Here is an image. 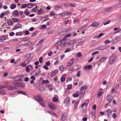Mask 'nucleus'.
Instances as JSON below:
<instances>
[{
  "label": "nucleus",
  "mask_w": 121,
  "mask_h": 121,
  "mask_svg": "<svg viewBox=\"0 0 121 121\" xmlns=\"http://www.w3.org/2000/svg\"><path fill=\"white\" fill-rule=\"evenodd\" d=\"M71 36V35L70 34H67L65 36V37H70V36Z\"/></svg>",
  "instance_id": "61"
},
{
  "label": "nucleus",
  "mask_w": 121,
  "mask_h": 121,
  "mask_svg": "<svg viewBox=\"0 0 121 121\" xmlns=\"http://www.w3.org/2000/svg\"><path fill=\"white\" fill-rule=\"evenodd\" d=\"M99 22H96L92 23L91 24V26L94 27H97L99 26Z\"/></svg>",
  "instance_id": "14"
},
{
  "label": "nucleus",
  "mask_w": 121,
  "mask_h": 121,
  "mask_svg": "<svg viewBox=\"0 0 121 121\" xmlns=\"http://www.w3.org/2000/svg\"><path fill=\"white\" fill-rule=\"evenodd\" d=\"M64 42V41L63 40H60L57 42L55 44V46L56 47L60 46V45H61Z\"/></svg>",
  "instance_id": "8"
},
{
  "label": "nucleus",
  "mask_w": 121,
  "mask_h": 121,
  "mask_svg": "<svg viewBox=\"0 0 121 121\" xmlns=\"http://www.w3.org/2000/svg\"><path fill=\"white\" fill-rule=\"evenodd\" d=\"M12 21L10 19L8 20V25H12Z\"/></svg>",
  "instance_id": "33"
},
{
  "label": "nucleus",
  "mask_w": 121,
  "mask_h": 121,
  "mask_svg": "<svg viewBox=\"0 0 121 121\" xmlns=\"http://www.w3.org/2000/svg\"><path fill=\"white\" fill-rule=\"evenodd\" d=\"M14 33L12 32H11L9 33V35L10 36H13L14 35Z\"/></svg>",
  "instance_id": "60"
},
{
  "label": "nucleus",
  "mask_w": 121,
  "mask_h": 121,
  "mask_svg": "<svg viewBox=\"0 0 121 121\" xmlns=\"http://www.w3.org/2000/svg\"><path fill=\"white\" fill-rule=\"evenodd\" d=\"M72 87V84H69L67 85V89L68 90L71 89Z\"/></svg>",
  "instance_id": "31"
},
{
  "label": "nucleus",
  "mask_w": 121,
  "mask_h": 121,
  "mask_svg": "<svg viewBox=\"0 0 121 121\" xmlns=\"http://www.w3.org/2000/svg\"><path fill=\"white\" fill-rule=\"evenodd\" d=\"M13 21L14 22H16L18 21V19L16 18H14L13 19Z\"/></svg>",
  "instance_id": "62"
},
{
  "label": "nucleus",
  "mask_w": 121,
  "mask_h": 121,
  "mask_svg": "<svg viewBox=\"0 0 121 121\" xmlns=\"http://www.w3.org/2000/svg\"><path fill=\"white\" fill-rule=\"evenodd\" d=\"M87 88V87L86 86H83L81 87V90H84L86 89Z\"/></svg>",
  "instance_id": "37"
},
{
  "label": "nucleus",
  "mask_w": 121,
  "mask_h": 121,
  "mask_svg": "<svg viewBox=\"0 0 121 121\" xmlns=\"http://www.w3.org/2000/svg\"><path fill=\"white\" fill-rule=\"evenodd\" d=\"M102 94V92L101 91H100L98 92V97H100L101 96Z\"/></svg>",
  "instance_id": "40"
},
{
  "label": "nucleus",
  "mask_w": 121,
  "mask_h": 121,
  "mask_svg": "<svg viewBox=\"0 0 121 121\" xmlns=\"http://www.w3.org/2000/svg\"><path fill=\"white\" fill-rule=\"evenodd\" d=\"M30 61L31 60L29 58H28L26 60V62H27V63H29Z\"/></svg>",
  "instance_id": "58"
},
{
  "label": "nucleus",
  "mask_w": 121,
  "mask_h": 121,
  "mask_svg": "<svg viewBox=\"0 0 121 121\" xmlns=\"http://www.w3.org/2000/svg\"><path fill=\"white\" fill-rule=\"evenodd\" d=\"M70 99L69 97H67L65 99L64 103L66 106H67L70 104Z\"/></svg>",
  "instance_id": "5"
},
{
  "label": "nucleus",
  "mask_w": 121,
  "mask_h": 121,
  "mask_svg": "<svg viewBox=\"0 0 121 121\" xmlns=\"http://www.w3.org/2000/svg\"><path fill=\"white\" fill-rule=\"evenodd\" d=\"M85 91L84 90H82L80 89V94L81 95H83L85 93Z\"/></svg>",
  "instance_id": "25"
},
{
  "label": "nucleus",
  "mask_w": 121,
  "mask_h": 121,
  "mask_svg": "<svg viewBox=\"0 0 121 121\" xmlns=\"http://www.w3.org/2000/svg\"><path fill=\"white\" fill-rule=\"evenodd\" d=\"M87 26H84L81 27H80L79 28V30H81L83 29L84 28H85Z\"/></svg>",
  "instance_id": "35"
},
{
  "label": "nucleus",
  "mask_w": 121,
  "mask_h": 121,
  "mask_svg": "<svg viewBox=\"0 0 121 121\" xmlns=\"http://www.w3.org/2000/svg\"><path fill=\"white\" fill-rule=\"evenodd\" d=\"M111 43V41H110L108 40H107L104 41V43L105 44H107L110 43Z\"/></svg>",
  "instance_id": "42"
},
{
  "label": "nucleus",
  "mask_w": 121,
  "mask_h": 121,
  "mask_svg": "<svg viewBox=\"0 0 121 121\" xmlns=\"http://www.w3.org/2000/svg\"><path fill=\"white\" fill-rule=\"evenodd\" d=\"M49 107L51 109L54 110L56 108V107L54 104L52 103H49L48 104Z\"/></svg>",
  "instance_id": "11"
},
{
  "label": "nucleus",
  "mask_w": 121,
  "mask_h": 121,
  "mask_svg": "<svg viewBox=\"0 0 121 121\" xmlns=\"http://www.w3.org/2000/svg\"><path fill=\"white\" fill-rule=\"evenodd\" d=\"M112 8V7H110L108 8H107L106 9V11H108L111 9Z\"/></svg>",
  "instance_id": "57"
},
{
  "label": "nucleus",
  "mask_w": 121,
  "mask_h": 121,
  "mask_svg": "<svg viewBox=\"0 0 121 121\" xmlns=\"http://www.w3.org/2000/svg\"><path fill=\"white\" fill-rule=\"evenodd\" d=\"M35 99L38 101V103L42 106L45 107V101L43 100L41 95H39L37 96H36Z\"/></svg>",
  "instance_id": "1"
},
{
  "label": "nucleus",
  "mask_w": 121,
  "mask_h": 121,
  "mask_svg": "<svg viewBox=\"0 0 121 121\" xmlns=\"http://www.w3.org/2000/svg\"><path fill=\"white\" fill-rule=\"evenodd\" d=\"M117 116V115L115 113H113V115H112V117L114 119H115Z\"/></svg>",
  "instance_id": "49"
},
{
  "label": "nucleus",
  "mask_w": 121,
  "mask_h": 121,
  "mask_svg": "<svg viewBox=\"0 0 121 121\" xmlns=\"http://www.w3.org/2000/svg\"><path fill=\"white\" fill-rule=\"evenodd\" d=\"M79 94L77 93H76L75 94H74L73 95V96L74 97H77L79 96Z\"/></svg>",
  "instance_id": "50"
},
{
  "label": "nucleus",
  "mask_w": 121,
  "mask_h": 121,
  "mask_svg": "<svg viewBox=\"0 0 121 121\" xmlns=\"http://www.w3.org/2000/svg\"><path fill=\"white\" fill-rule=\"evenodd\" d=\"M37 33V31L35 32L32 34V36L33 37L35 36L36 35Z\"/></svg>",
  "instance_id": "55"
},
{
  "label": "nucleus",
  "mask_w": 121,
  "mask_h": 121,
  "mask_svg": "<svg viewBox=\"0 0 121 121\" xmlns=\"http://www.w3.org/2000/svg\"><path fill=\"white\" fill-rule=\"evenodd\" d=\"M19 13L18 11L17 10H15L13 12L12 14L13 15L17 16L18 15Z\"/></svg>",
  "instance_id": "19"
},
{
  "label": "nucleus",
  "mask_w": 121,
  "mask_h": 121,
  "mask_svg": "<svg viewBox=\"0 0 121 121\" xmlns=\"http://www.w3.org/2000/svg\"><path fill=\"white\" fill-rule=\"evenodd\" d=\"M45 64L49 66L50 64V63L49 61H48L46 62Z\"/></svg>",
  "instance_id": "59"
},
{
  "label": "nucleus",
  "mask_w": 121,
  "mask_h": 121,
  "mask_svg": "<svg viewBox=\"0 0 121 121\" xmlns=\"http://www.w3.org/2000/svg\"><path fill=\"white\" fill-rule=\"evenodd\" d=\"M26 70L27 72H29L30 70L29 67L28 66H27L26 68Z\"/></svg>",
  "instance_id": "45"
},
{
  "label": "nucleus",
  "mask_w": 121,
  "mask_h": 121,
  "mask_svg": "<svg viewBox=\"0 0 121 121\" xmlns=\"http://www.w3.org/2000/svg\"><path fill=\"white\" fill-rule=\"evenodd\" d=\"M99 52V51H96L95 52L92 53V56L98 54Z\"/></svg>",
  "instance_id": "38"
},
{
  "label": "nucleus",
  "mask_w": 121,
  "mask_h": 121,
  "mask_svg": "<svg viewBox=\"0 0 121 121\" xmlns=\"http://www.w3.org/2000/svg\"><path fill=\"white\" fill-rule=\"evenodd\" d=\"M49 82L48 80H46L45 81L43 80L42 82L43 83H49Z\"/></svg>",
  "instance_id": "43"
},
{
  "label": "nucleus",
  "mask_w": 121,
  "mask_h": 121,
  "mask_svg": "<svg viewBox=\"0 0 121 121\" xmlns=\"http://www.w3.org/2000/svg\"><path fill=\"white\" fill-rule=\"evenodd\" d=\"M16 88L15 87H13V86H9V88H8V89L10 90H12L15 89Z\"/></svg>",
  "instance_id": "28"
},
{
  "label": "nucleus",
  "mask_w": 121,
  "mask_h": 121,
  "mask_svg": "<svg viewBox=\"0 0 121 121\" xmlns=\"http://www.w3.org/2000/svg\"><path fill=\"white\" fill-rule=\"evenodd\" d=\"M92 68V66L91 65L85 66L84 69H89Z\"/></svg>",
  "instance_id": "21"
},
{
  "label": "nucleus",
  "mask_w": 121,
  "mask_h": 121,
  "mask_svg": "<svg viewBox=\"0 0 121 121\" xmlns=\"http://www.w3.org/2000/svg\"><path fill=\"white\" fill-rule=\"evenodd\" d=\"M39 90L41 91H43L44 90V88L42 86H41L39 88Z\"/></svg>",
  "instance_id": "39"
},
{
  "label": "nucleus",
  "mask_w": 121,
  "mask_h": 121,
  "mask_svg": "<svg viewBox=\"0 0 121 121\" xmlns=\"http://www.w3.org/2000/svg\"><path fill=\"white\" fill-rule=\"evenodd\" d=\"M119 87H120V85L118 84H117L115 86V88H117V89L119 88Z\"/></svg>",
  "instance_id": "63"
},
{
  "label": "nucleus",
  "mask_w": 121,
  "mask_h": 121,
  "mask_svg": "<svg viewBox=\"0 0 121 121\" xmlns=\"http://www.w3.org/2000/svg\"><path fill=\"white\" fill-rule=\"evenodd\" d=\"M15 34L16 36L22 35V32H17Z\"/></svg>",
  "instance_id": "32"
},
{
  "label": "nucleus",
  "mask_w": 121,
  "mask_h": 121,
  "mask_svg": "<svg viewBox=\"0 0 121 121\" xmlns=\"http://www.w3.org/2000/svg\"><path fill=\"white\" fill-rule=\"evenodd\" d=\"M74 59L73 58H72L70 60V62H69L68 63V64L67 65V66H71L73 64Z\"/></svg>",
  "instance_id": "16"
},
{
  "label": "nucleus",
  "mask_w": 121,
  "mask_h": 121,
  "mask_svg": "<svg viewBox=\"0 0 121 121\" xmlns=\"http://www.w3.org/2000/svg\"><path fill=\"white\" fill-rule=\"evenodd\" d=\"M58 100V99L54 97L53 99L52 100L54 102H56Z\"/></svg>",
  "instance_id": "46"
},
{
  "label": "nucleus",
  "mask_w": 121,
  "mask_h": 121,
  "mask_svg": "<svg viewBox=\"0 0 121 121\" xmlns=\"http://www.w3.org/2000/svg\"><path fill=\"white\" fill-rule=\"evenodd\" d=\"M80 72H81L80 70H79L78 72V73H77V77H79L80 76Z\"/></svg>",
  "instance_id": "41"
},
{
  "label": "nucleus",
  "mask_w": 121,
  "mask_h": 121,
  "mask_svg": "<svg viewBox=\"0 0 121 121\" xmlns=\"http://www.w3.org/2000/svg\"><path fill=\"white\" fill-rule=\"evenodd\" d=\"M32 3H30L27 4V7L29 8H31L33 7Z\"/></svg>",
  "instance_id": "24"
},
{
  "label": "nucleus",
  "mask_w": 121,
  "mask_h": 121,
  "mask_svg": "<svg viewBox=\"0 0 121 121\" xmlns=\"http://www.w3.org/2000/svg\"><path fill=\"white\" fill-rule=\"evenodd\" d=\"M89 100L88 99H87L85 101V102H87V103H83L81 105V107H82V109L83 111H85L86 110V108L87 106V104L89 102Z\"/></svg>",
  "instance_id": "3"
},
{
  "label": "nucleus",
  "mask_w": 121,
  "mask_h": 121,
  "mask_svg": "<svg viewBox=\"0 0 121 121\" xmlns=\"http://www.w3.org/2000/svg\"><path fill=\"white\" fill-rule=\"evenodd\" d=\"M84 43L83 41H80L79 42L78 44V46H80L82 44Z\"/></svg>",
  "instance_id": "51"
},
{
  "label": "nucleus",
  "mask_w": 121,
  "mask_h": 121,
  "mask_svg": "<svg viewBox=\"0 0 121 121\" xmlns=\"http://www.w3.org/2000/svg\"><path fill=\"white\" fill-rule=\"evenodd\" d=\"M22 75H17L13 78L14 80L15 81H21L22 80V79L23 77Z\"/></svg>",
  "instance_id": "4"
},
{
  "label": "nucleus",
  "mask_w": 121,
  "mask_h": 121,
  "mask_svg": "<svg viewBox=\"0 0 121 121\" xmlns=\"http://www.w3.org/2000/svg\"><path fill=\"white\" fill-rule=\"evenodd\" d=\"M81 53L80 52L78 53L77 55V56L78 57H80L81 56Z\"/></svg>",
  "instance_id": "54"
},
{
  "label": "nucleus",
  "mask_w": 121,
  "mask_h": 121,
  "mask_svg": "<svg viewBox=\"0 0 121 121\" xmlns=\"http://www.w3.org/2000/svg\"><path fill=\"white\" fill-rule=\"evenodd\" d=\"M14 85L16 87H22V84L21 82H16L14 83Z\"/></svg>",
  "instance_id": "12"
},
{
  "label": "nucleus",
  "mask_w": 121,
  "mask_h": 121,
  "mask_svg": "<svg viewBox=\"0 0 121 121\" xmlns=\"http://www.w3.org/2000/svg\"><path fill=\"white\" fill-rule=\"evenodd\" d=\"M70 50V48H68L67 49H66L65 51V52H69Z\"/></svg>",
  "instance_id": "48"
},
{
  "label": "nucleus",
  "mask_w": 121,
  "mask_h": 121,
  "mask_svg": "<svg viewBox=\"0 0 121 121\" xmlns=\"http://www.w3.org/2000/svg\"><path fill=\"white\" fill-rule=\"evenodd\" d=\"M64 31H62L58 33V35L59 36H61L64 35Z\"/></svg>",
  "instance_id": "34"
},
{
  "label": "nucleus",
  "mask_w": 121,
  "mask_h": 121,
  "mask_svg": "<svg viewBox=\"0 0 121 121\" xmlns=\"http://www.w3.org/2000/svg\"><path fill=\"white\" fill-rule=\"evenodd\" d=\"M16 6L15 5L11 4L10 7L11 9H14L16 8Z\"/></svg>",
  "instance_id": "22"
},
{
  "label": "nucleus",
  "mask_w": 121,
  "mask_h": 121,
  "mask_svg": "<svg viewBox=\"0 0 121 121\" xmlns=\"http://www.w3.org/2000/svg\"><path fill=\"white\" fill-rule=\"evenodd\" d=\"M6 94V92L3 90L0 89V94L2 95H5Z\"/></svg>",
  "instance_id": "23"
},
{
  "label": "nucleus",
  "mask_w": 121,
  "mask_h": 121,
  "mask_svg": "<svg viewBox=\"0 0 121 121\" xmlns=\"http://www.w3.org/2000/svg\"><path fill=\"white\" fill-rule=\"evenodd\" d=\"M107 100L108 101H111L113 99V96L112 95H109L108 97L107 98Z\"/></svg>",
  "instance_id": "17"
},
{
  "label": "nucleus",
  "mask_w": 121,
  "mask_h": 121,
  "mask_svg": "<svg viewBox=\"0 0 121 121\" xmlns=\"http://www.w3.org/2000/svg\"><path fill=\"white\" fill-rule=\"evenodd\" d=\"M65 67L63 65H61L59 67V69L61 71H63L65 68Z\"/></svg>",
  "instance_id": "29"
},
{
  "label": "nucleus",
  "mask_w": 121,
  "mask_h": 121,
  "mask_svg": "<svg viewBox=\"0 0 121 121\" xmlns=\"http://www.w3.org/2000/svg\"><path fill=\"white\" fill-rule=\"evenodd\" d=\"M7 12H4L1 13L0 15V18H2L6 14Z\"/></svg>",
  "instance_id": "20"
},
{
  "label": "nucleus",
  "mask_w": 121,
  "mask_h": 121,
  "mask_svg": "<svg viewBox=\"0 0 121 121\" xmlns=\"http://www.w3.org/2000/svg\"><path fill=\"white\" fill-rule=\"evenodd\" d=\"M107 59V58L106 57H104L101 58L99 60V61L100 62H102L105 60Z\"/></svg>",
  "instance_id": "27"
},
{
  "label": "nucleus",
  "mask_w": 121,
  "mask_h": 121,
  "mask_svg": "<svg viewBox=\"0 0 121 121\" xmlns=\"http://www.w3.org/2000/svg\"><path fill=\"white\" fill-rule=\"evenodd\" d=\"M76 41V40H72L65 43L64 44L65 45H70L74 43Z\"/></svg>",
  "instance_id": "9"
},
{
  "label": "nucleus",
  "mask_w": 121,
  "mask_h": 121,
  "mask_svg": "<svg viewBox=\"0 0 121 121\" xmlns=\"http://www.w3.org/2000/svg\"><path fill=\"white\" fill-rule=\"evenodd\" d=\"M58 69L52 71L50 73V76L51 77H53L56 75L58 73Z\"/></svg>",
  "instance_id": "6"
},
{
  "label": "nucleus",
  "mask_w": 121,
  "mask_h": 121,
  "mask_svg": "<svg viewBox=\"0 0 121 121\" xmlns=\"http://www.w3.org/2000/svg\"><path fill=\"white\" fill-rule=\"evenodd\" d=\"M7 85L8 83L7 82H5L4 86L0 85V89H1L4 88L6 87H7Z\"/></svg>",
  "instance_id": "18"
},
{
  "label": "nucleus",
  "mask_w": 121,
  "mask_h": 121,
  "mask_svg": "<svg viewBox=\"0 0 121 121\" xmlns=\"http://www.w3.org/2000/svg\"><path fill=\"white\" fill-rule=\"evenodd\" d=\"M40 72V70H37L32 72V73L35 76H36L39 74Z\"/></svg>",
  "instance_id": "13"
},
{
  "label": "nucleus",
  "mask_w": 121,
  "mask_h": 121,
  "mask_svg": "<svg viewBox=\"0 0 121 121\" xmlns=\"http://www.w3.org/2000/svg\"><path fill=\"white\" fill-rule=\"evenodd\" d=\"M116 6L117 7L121 8V3L117 4L116 5Z\"/></svg>",
  "instance_id": "56"
},
{
  "label": "nucleus",
  "mask_w": 121,
  "mask_h": 121,
  "mask_svg": "<svg viewBox=\"0 0 121 121\" xmlns=\"http://www.w3.org/2000/svg\"><path fill=\"white\" fill-rule=\"evenodd\" d=\"M24 13L26 16H28L30 14V13L29 11H25Z\"/></svg>",
  "instance_id": "36"
},
{
  "label": "nucleus",
  "mask_w": 121,
  "mask_h": 121,
  "mask_svg": "<svg viewBox=\"0 0 121 121\" xmlns=\"http://www.w3.org/2000/svg\"><path fill=\"white\" fill-rule=\"evenodd\" d=\"M112 110L109 109H108L107 110V116L109 118L111 117L112 115Z\"/></svg>",
  "instance_id": "7"
},
{
  "label": "nucleus",
  "mask_w": 121,
  "mask_h": 121,
  "mask_svg": "<svg viewBox=\"0 0 121 121\" xmlns=\"http://www.w3.org/2000/svg\"><path fill=\"white\" fill-rule=\"evenodd\" d=\"M55 13L53 12H52L50 13V16H52V15L54 16L55 15Z\"/></svg>",
  "instance_id": "53"
},
{
  "label": "nucleus",
  "mask_w": 121,
  "mask_h": 121,
  "mask_svg": "<svg viewBox=\"0 0 121 121\" xmlns=\"http://www.w3.org/2000/svg\"><path fill=\"white\" fill-rule=\"evenodd\" d=\"M27 6V5L25 4H23L22 6V8H25Z\"/></svg>",
  "instance_id": "47"
},
{
  "label": "nucleus",
  "mask_w": 121,
  "mask_h": 121,
  "mask_svg": "<svg viewBox=\"0 0 121 121\" xmlns=\"http://www.w3.org/2000/svg\"><path fill=\"white\" fill-rule=\"evenodd\" d=\"M44 68L46 70H47L48 69V67L46 65H44L43 66Z\"/></svg>",
  "instance_id": "64"
},
{
  "label": "nucleus",
  "mask_w": 121,
  "mask_h": 121,
  "mask_svg": "<svg viewBox=\"0 0 121 121\" xmlns=\"http://www.w3.org/2000/svg\"><path fill=\"white\" fill-rule=\"evenodd\" d=\"M8 38L7 35H4L1 36L0 37V40L1 41H3L7 39Z\"/></svg>",
  "instance_id": "10"
},
{
  "label": "nucleus",
  "mask_w": 121,
  "mask_h": 121,
  "mask_svg": "<svg viewBox=\"0 0 121 121\" xmlns=\"http://www.w3.org/2000/svg\"><path fill=\"white\" fill-rule=\"evenodd\" d=\"M43 58L42 57H41L39 59V60L40 63H41L42 62Z\"/></svg>",
  "instance_id": "44"
},
{
  "label": "nucleus",
  "mask_w": 121,
  "mask_h": 121,
  "mask_svg": "<svg viewBox=\"0 0 121 121\" xmlns=\"http://www.w3.org/2000/svg\"><path fill=\"white\" fill-rule=\"evenodd\" d=\"M67 116V114L66 113H63L61 117V119L62 120L64 121L66 119V117Z\"/></svg>",
  "instance_id": "15"
},
{
  "label": "nucleus",
  "mask_w": 121,
  "mask_h": 121,
  "mask_svg": "<svg viewBox=\"0 0 121 121\" xmlns=\"http://www.w3.org/2000/svg\"><path fill=\"white\" fill-rule=\"evenodd\" d=\"M32 43V42L29 41L27 43L24 44V46H28L31 45Z\"/></svg>",
  "instance_id": "26"
},
{
  "label": "nucleus",
  "mask_w": 121,
  "mask_h": 121,
  "mask_svg": "<svg viewBox=\"0 0 121 121\" xmlns=\"http://www.w3.org/2000/svg\"><path fill=\"white\" fill-rule=\"evenodd\" d=\"M115 55L112 54L110 57L108 63L109 64L112 65L113 64L115 60Z\"/></svg>",
  "instance_id": "2"
},
{
  "label": "nucleus",
  "mask_w": 121,
  "mask_h": 121,
  "mask_svg": "<svg viewBox=\"0 0 121 121\" xmlns=\"http://www.w3.org/2000/svg\"><path fill=\"white\" fill-rule=\"evenodd\" d=\"M43 12V10L42 9H41L39 10L37 13V14L38 15L42 14Z\"/></svg>",
  "instance_id": "30"
},
{
  "label": "nucleus",
  "mask_w": 121,
  "mask_h": 121,
  "mask_svg": "<svg viewBox=\"0 0 121 121\" xmlns=\"http://www.w3.org/2000/svg\"><path fill=\"white\" fill-rule=\"evenodd\" d=\"M65 77H62L61 79V81L62 82H63L65 81Z\"/></svg>",
  "instance_id": "52"
}]
</instances>
